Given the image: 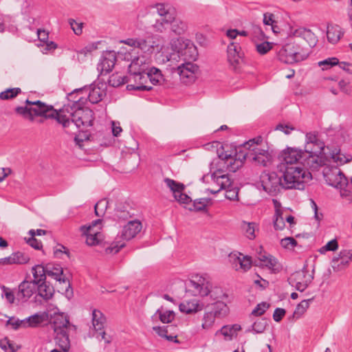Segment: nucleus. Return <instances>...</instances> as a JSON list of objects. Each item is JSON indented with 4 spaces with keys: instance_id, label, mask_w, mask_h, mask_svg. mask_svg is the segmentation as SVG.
Returning <instances> with one entry per match:
<instances>
[{
    "instance_id": "obj_1",
    "label": "nucleus",
    "mask_w": 352,
    "mask_h": 352,
    "mask_svg": "<svg viewBox=\"0 0 352 352\" xmlns=\"http://www.w3.org/2000/svg\"><path fill=\"white\" fill-rule=\"evenodd\" d=\"M82 99L80 97L74 101V110L73 107L64 106L59 111L40 100L31 101L27 99L25 102L26 106L16 107L15 112L32 122L34 121V116H41L45 119H55L64 128L69 127L72 124L77 128L90 126L94 120L93 111L89 108L80 107L83 103Z\"/></svg>"
},
{
    "instance_id": "obj_2",
    "label": "nucleus",
    "mask_w": 352,
    "mask_h": 352,
    "mask_svg": "<svg viewBox=\"0 0 352 352\" xmlns=\"http://www.w3.org/2000/svg\"><path fill=\"white\" fill-rule=\"evenodd\" d=\"M294 173L295 170H287L283 165H277L276 171H263L260 176L263 189L272 196L276 195L283 189H304L305 184L295 181V176H292Z\"/></svg>"
},
{
    "instance_id": "obj_3",
    "label": "nucleus",
    "mask_w": 352,
    "mask_h": 352,
    "mask_svg": "<svg viewBox=\"0 0 352 352\" xmlns=\"http://www.w3.org/2000/svg\"><path fill=\"white\" fill-rule=\"evenodd\" d=\"M304 159V153L301 149L294 148H287L283 151L278 155L280 163L278 165H283L285 169L295 170V173L292 176H295V181L304 184L310 181L312 178L311 174L307 169L301 167L300 163Z\"/></svg>"
},
{
    "instance_id": "obj_4",
    "label": "nucleus",
    "mask_w": 352,
    "mask_h": 352,
    "mask_svg": "<svg viewBox=\"0 0 352 352\" xmlns=\"http://www.w3.org/2000/svg\"><path fill=\"white\" fill-rule=\"evenodd\" d=\"M252 153L250 154H239L238 158L233 157L227 152L218 153L219 157L226 164L227 169L230 172H236L243 164V160L246 156L251 159L256 164L263 166H267L269 162V156L267 151L258 148H252Z\"/></svg>"
},
{
    "instance_id": "obj_5",
    "label": "nucleus",
    "mask_w": 352,
    "mask_h": 352,
    "mask_svg": "<svg viewBox=\"0 0 352 352\" xmlns=\"http://www.w3.org/2000/svg\"><path fill=\"white\" fill-rule=\"evenodd\" d=\"M324 177L328 185L339 190L342 199L352 203V177L349 182L341 170L337 167L328 169L324 173Z\"/></svg>"
},
{
    "instance_id": "obj_6",
    "label": "nucleus",
    "mask_w": 352,
    "mask_h": 352,
    "mask_svg": "<svg viewBox=\"0 0 352 352\" xmlns=\"http://www.w3.org/2000/svg\"><path fill=\"white\" fill-rule=\"evenodd\" d=\"M187 288L194 296H210L213 300H219L225 296L223 289L219 287H214L211 289L209 287V283L206 279L196 275L192 276L187 284Z\"/></svg>"
},
{
    "instance_id": "obj_7",
    "label": "nucleus",
    "mask_w": 352,
    "mask_h": 352,
    "mask_svg": "<svg viewBox=\"0 0 352 352\" xmlns=\"http://www.w3.org/2000/svg\"><path fill=\"white\" fill-rule=\"evenodd\" d=\"M142 223L138 220H131L123 227L121 235L109 247L106 249L107 253L116 254L125 246V242L118 240L120 238L129 241L134 238L142 230Z\"/></svg>"
},
{
    "instance_id": "obj_8",
    "label": "nucleus",
    "mask_w": 352,
    "mask_h": 352,
    "mask_svg": "<svg viewBox=\"0 0 352 352\" xmlns=\"http://www.w3.org/2000/svg\"><path fill=\"white\" fill-rule=\"evenodd\" d=\"M277 56L284 63L293 64L307 58L308 54H301L296 50L294 44L287 43L279 50Z\"/></svg>"
},
{
    "instance_id": "obj_9",
    "label": "nucleus",
    "mask_w": 352,
    "mask_h": 352,
    "mask_svg": "<svg viewBox=\"0 0 352 352\" xmlns=\"http://www.w3.org/2000/svg\"><path fill=\"white\" fill-rule=\"evenodd\" d=\"M313 279V274H309L307 266H304L301 270L292 273L288 278V282L296 290L302 292L307 288Z\"/></svg>"
},
{
    "instance_id": "obj_10",
    "label": "nucleus",
    "mask_w": 352,
    "mask_h": 352,
    "mask_svg": "<svg viewBox=\"0 0 352 352\" xmlns=\"http://www.w3.org/2000/svg\"><path fill=\"white\" fill-rule=\"evenodd\" d=\"M177 42L180 45L177 49V54H171L170 58H167V60H170L172 56H179V55L184 56L186 62H192L197 59V50L192 41L188 39L185 41L177 39Z\"/></svg>"
},
{
    "instance_id": "obj_11",
    "label": "nucleus",
    "mask_w": 352,
    "mask_h": 352,
    "mask_svg": "<svg viewBox=\"0 0 352 352\" xmlns=\"http://www.w3.org/2000/svg\"><path fill=\"white\" fill-rule=\"evenodd\" d=\"M46 276H50L60 283L65 284V294L68 298L73 296V290L69 280L63 275V268L59 265L47 264L45 266Z\"/></svg>"
},
{
    "instance_id": "obj_12",
    "label": "nucleus",
    "mask_w": 352,
    "mask_h": 352,
    "mask_svg": "<svg viewBox=\"0 0 352 352\" xmlns=\"http://www.w3.org/2000/svg\"><path fill=\"white\" fill-rule=\"evenodd\" d=\"M180 80L186 84L191 83L196 78V74L199 71V67L192 62H186L177 67Z\"/></svg>"
},
{
    "instance_id": "obj_13",
    "label": "nucleus",
    "mask_w": 352,
    "mask_h": 352,
    "mask_svg": "<svg viewBox=\"0 0 352 352\" xmlns=\"http://www.w3.org/2000/svg\"><path fill=\"white\" fill-rule=\"evenodd\" d=\"M352 260V250H343L331 261V267L335 272H340L346 268Z\"/></svg>"
},
{
    "instance_id": "obj_14",
    "label": "nucleus",
    "mask_w": 352,
    "mask_h": 352,
    "mask_svg": "<svg viewBox=\"0 0 352 352\" xmlns=\"http://www.w3.org/2000/svg\"><path fill=\"white\" fill-rule=\"evenodd\" d=\"M36 284L32 281L23 280L19 285V290L16 294V298L21 301H26L36 290Z\"/></svg>"
},
{
    "instance_id": "obj_15",
    "label": "nucleus",
    "mask_w": 352,
    "mask_h": 352,
    "mask_svg": "<svg viewBox=\"0 0 352 352\" xmlns=\"http://www.w3.org/2000/svg\"><path fill=\"white\" fill-rule=\"evenodd\" d=\"M116 61V54L113 51L104 52L98 65V69H100L102 72L109 73L113 68Z\"/></svg>"
},
{
    "instance_id": "obj_16",
    "label": "nucleus",
    "mask_w": 352,
    "mask_h": 352,
    "mask_svg": "<svg viewBox=\"0 0 352 352\" xmlns=\"http://www.w3.org/2000/svg\"><path fill=\"white\" fill-rule=\"evenodd\" d=\"M221 170L218 169L212 175V178L213 179L214 183H216V184L219 186V188L217 190L210 189V192L212 194H216L219 192L221 190L226 189L227 188H230L232 186V183L228 175L221 174Z\"/></svg>"
},
{
    "instance_id": "obj_17",
    "label": "nucleus",
    "mask_w": 352,
    "mask_h": 352,
    "mask_svg": "<svg viewBox=\"0 0 352 352\" xmlns=\"http://www.w3.org/2000/svg\"><path fill=\"white\" fill-rule=\"evenodd\" d=\"M311 146L312 145H308L306 144L305 152L302 151L304 153L303 160H305L307 166H309L310 161L317 164V160L315 157L322 153L324 147L323 142H319L318 146H315L316 148H312Z\"/></svg>"
},
{
    "instance_id": "obj_18",
    "label": "nucleus",
    "mask_w": 352,
    "mask_h": 352,
    "mask_svg": "<svg viewBox=\"0 0 352 352\" xmlns=\"http://www.w3.org/2000/svg\"><path fill=\"white\" fill-rule=\"evenodd\" d=\"M230 259L232 260L233 267L236 270H242L244 272L248 270L252 266L251 257L243 256L239 254V256L236 254L231 255Z\"/></svg>"
},
{
    "instance_id": "obj_19",
    "label": "nucleus",
    "mask_w": 352,
    "mask_h": 352,
    "mask_svg": "<svg viewBox=\"0 0 352 352\" xmlns=\"http://www.w3.org/2000/svg\"><path fill=\"white\" fill-rule=\"evenodd\" d=\"M292 34L294 37L304 39L310 47H314L317 43L316 35L309 29L299 28L295 30Z\"/></svg>"
},
{
    "instance_id": "obj_20",
    "label": "nucleus",
    "mask_w": 352,
    "mask_h": 352,
    "mask_svg": "<svg viewBox=\"0 0 352 352\" xmlns=\"http://www.w3.org/2000/svg\"><path fill=\"white\" fill-rule=\"evenodd\" d=\"M240 50L241 47L239 43H231L228 46V60L234 67L240 63V60H241Z\"/></svg>"
},
{
    "instance_id": "obj_21",
    "label": "nucleus",
    "mask_w": 352,
    "mask_h": 352,
    "mask_svg": "<svg viewBox=\"0 0 352 352\" xmlns=\"http://www.w3.org/2000/svg\"><path fill=\"white\" fill-rule=\"evenodd\" d=\"M148 65L146 63L145 58L144 56L138 57L132 60L128 67L129 74H142L146 73L148 69Z\"/></svg>"
},
{
    "instance_id": "obj_22",
    "label": "nucleus",
    "mask_w": 352,
    "mask_h": 352,
    "mask_svg": "<svg viewBox=\"0 0 352 352\" xmlns=\"http://www.w3.org/2000/svg\"><path fill=\"white\" fill-rule=\"evenodd\" d=\"M148 75L149 81L153 85L168 86L167 81L160 69L155 67H148Z\"/></svg>"
},
{
    "instance_id": "obj_23",
    "label": "nucleus",
    "mask_w": 352,
    "mask_h": 352,
    "mask_svg": "<svg viewBox=\"0 0 352 352\" xmlns=\"http://www.w3.org/2000/svg\"><path fill=\"white\" fill-rule=\"evenodd\" d=\"M80 230L85 235H86V243L89 245H95L101 240V234L98 230H96V231H91L90 230L89 227H87V226H82L80 227Z\"/></svg>"
},
{
    "instance_id": "obj_24",
    "label": "nucleus",
    "mask_w": 352,
    "mask_h": 352,
    "mask_svg": "<svg viewBox=\"0 0 352 352\" xmlns=\"http://www.w3.org/2000/svg\"><path fill=\"white\" fill-rule=\"evenodd\" d=\"M204 305L202 304H199L195 299L183 302L179 305L180 311L187 314L201 311Z\"/></svg>"
},
{
    "instance_id": "obj_25",
    "label": "nucleus",
    "mask_w": 352,
    "mask_h": 352,
    "mask_svg": "<svg viewBox=\"0 0 352 352\" xmlns=\"http://www.w3.org/2000/svg\"><path fill=\"white\" fill-rule=\"evenodd\" d=\"M45 313H36L23 320H21V322L22 323V327H36L45 320Z\"/></svg>"
},
{
    "instance_id": "obj_26",
    "label": "nucleus",
    "mask_w": 352,
    "mask_h": 352,
    "mask_svg": "<svg viewBox=\"0 0 352 352\" xmlns=\"http://www.w3.org/2000/svg\"><path fill=\"white\" fill-rule=\"evenodd\" d=\"M344 32L338 25H331L327 26V36L329 43H338L341 36H343Z\"/></svg>"
},
{
    "instance_id": "obj_27",
    "label": "nucleus",
    "mask_w": 352,
    "mask_h": 352,
    "mask_svg": "<svg viewBox=\"0 0 352 352\" xmlns=\"http://www.w3.org/2000/svg\"><path fill=\"white\" fill-rule=\"evenodd\" d=\"M69 324V320L63 315H58L54 319L52 327L54 333L65 332Z\"/></svg>"
},
{
    "instance_id": "obj_28",
    "label": "nucleus",
    "mask_w": 352,
    "mask_h": 352,
    "mask_svg": "<svg viewBox=\"0 0 352 352\" xmlns=\"http://www.w3.org/2000/svg\"><path fill=\"white\" fill-rule=\"evenodd\" d=\"M139 80L140 82H138V85L128 84L126 89L128 90L136 91H150L153 89L151 86L146 85L148 80H149L148 72L146 73H142L141 74V77L139 78Z\"/></svg>"
},
{
    "instance_id": "obj_29",
    "label": "nucleus",
    "mask_w": 352,
    "mask_h": 352,
    "mask_svg": "<svg viewBox=\"0 0 352 352\" xmlns=\"http://www.w3.org/2000/svg\"><path fill=\"white\" fill-rule=\"evenodd\" d=\"M207 309L213 311L217 318L226 316L229 311L228 305L221 300H217L214 303L208 305Z\"/></svg>"
},
{
    "instance_id": "obj_30",
    "label": "nucleus",
    "mask_w": 352,
    "mask_h": 352,
    "mask_svg": "<svg viewBox=\"0 0 352 352\" xmlns=\"http://www.w3.org/2000/svg\"><path fill=\"white\" fill-rule=\"evenodd\" d=\"M36 289L38 295L45 300L51 299L54 293V287L47 284L46 281L37 285Z\"/></svg>"
},
{
    "instance_id": "obj_31",
    "label": "nucleus",
    "mask_w": 352,
    "mask_h": 352,
    "mask_svg": "<svg viewBox=\"0 0 352 352\" xmlns=\"http://www.w3.org/2000/svg\"><path fill=\"white\" fill-rule=\"evenodd\" d=\"M106 318L104 314L98 309L92 311V324L96 331H101L104 328Z\"/></svg>"
},
{
    "instance_id": "obj_32",
    "label": "nucleus",
    "mask_w": 352,
    "mask_h": 352,
    "mask_svg": "<svg viewBox=\"0 0 352 352\" xmlns=\"http://www.w3.org/2000/svg\"><path fill=\"white\" fill-rule=\"evenodd\" d=\"M34 279L32 280L35 284L38 285L46 280L45 267L42 265H36L32 268Z\"/></svg>"
},
{
    "instance_id": "obj_33",
    "label": "nucleus",
    "mask_w": 352,
    "mask_h": 352,
    "mask_svg": "<svg viewBox=\"0 0 352 352\" xmlns=\"http://www.w3.org/2000/svg\"><path fill=\"white\" fill-rule=\"evenodd\" d=\"M267 261L265 267L270 270H274L277 263L276 259L270 254H265L260 253L258 256V259L255 260L254 265L256 266L261 265L263 263Z\"/></svg>"
},
{
    "instance_id": "obj_34",
    "label": "nucleus",
    "mask_w": 352,
    "mask_h": 352,
    "mask_svg": "<svg viewBox=\"0 0 352 352\" xmlns=\"http://www.w3.org/2000/svg\"><path fill=\"white\" fill-rule=\"evenodd\" d=\"M164 182L173 193L175 199H177V195L183 192L185 188V186L182 183L177 182L170 178H165Z\"/></svg>"
},
{
    "instance_id": "obj_35",
    "label": "nucleus",
    "mask_w": 352,
    "mask_h": 352,
    "mask_svg": "<svg viewBox=\"0 0 352 352\" xmlns=\"http://www.w3.org/2000/svg\"><path fill=\"white\" fill-rule=\"evenodd\" d=\"M54 341L56 344L60 349H64L69 351V340L67 332L55 333Z\"/></svg>"
},
{
    "instance_id": "obj_36",
    "label": "nucleus",
    "mask_w": 352,
    "mask_h": 352,
    "mask_svg": "<svg viewBox=\"0 0 352 352\" xmlns=\"http://www.w3.org/2000/svg\"><path fill=\"white\" fill-rule=\"evenodd\" d=\"M210 201V198L197 199L187 208L190 211H204Z\"/></svg>"
},
{
    "instance_id": "obj_37",
    "label": "nucleus",
    "mask_w": 352,
    "mask_h": 352,
    "mask_svg": "<svg viewBox=\"0 0 352 352\" xmlns=\"http://www.w3.org/2000/svg\"><path fill=\"white\" fill-rule=\"evenodd\" d=\"M158 316L160 321L163 323L171 322L175 318V313L173 311L168 310L165 312H162L160 309H158L155 314L152 316V318Z\"/></svg>"
},
{
    "instance_id": "obj_38",
    "label": "nucleus",
    "mask_w": 352,
    "mask_h": 352,
    "mask_svg": "<svg viewBox=\"0 0 352 352\" xmlns=\"http://www.w3.org/2000/svg\"><path fill=\"white\" fill-rule=\"evenodd\" d=\"M267 325L268 323L266 318H259L252 324L251 328L248 329L247 332L252 331L256 333H262L265 331Z\"/></svg>"
},
{
    "instance_id": "obj_39",
    "label": "nucleus",
    "mask_w": 352,
    "mask_h": 352,
    "mask_svg": "<svg viewBox=\"0 0 352 352\" xmlns=\"http://www.w3.org/2000/svg\"><path fill=\"white\" fill-rule=\"evenodd\" d=\"M109 85L117 87L125 83H128L127 76L119 74H113L109 76L108 80Z\"/></svg>"
},
{
    "instance_id": "obj_40",
    "label": "nucleus",
    "mask_w": 352,
    "mask_h": 352,
    "mask_svg": "<svg viewBox=\"0 0 352 352\" xmlns=\"http://www.w3.org/2000/svg\"><path fill=\"white\" fill-rule=\"evenodd\" d=\"M129 206H125L122 205H118L116 208L115 210V216L119 220H127L129 218L131 217L132 214L128 210Z\"/></svg>"
},
{
    "instance_id": "obj_41",
    "label": "nucleus",
    "mask_w": 352,
    "mask_h": 352,
    "mask_svg": "<svg viewBox=\"0 0 352 352\" xmlns=\"http://www.w3.org/2000/svg\"><path fill=\"white\" fill-rule=\"evenodd\" d=\"M257 226L255 223L243 221L241 228L245 232V236L250 240L255 239V231Z\"/></svg>"
},
{
    "instance_id": "obj_42",
    "label": "nucleus",
    "mask_w": 352,
    "mask_h": 352,
    "mask_svg": "<svg viewBox=\"0 0 352 352\" xmlns=\"http://www.w3.org/2000/svg\"><path fill=\"white\" fill-rule=\"evenodd\" d=\"M153 330L157 333L159 336H166L167 334L175 333L177 328L176 325L170 324L164 327H153Z\"/></svg>"
},
{
    "instance_id": "obj_43",
    "label": "nucleus",
    "mask_w": 352,
    "mask_h": 352,
    "mask_svg": "<svg viewBox=\"0 0 352 352\" xmlns=\"http://www.w3.org/2000/svg\"><path fill=\"white\" fill-rule=\"evenodd\" d=\"M153 47L151 38H138L137 48L146 52H152L153 50Z\"/></svg>"
},
{
    "instance_id": "obj_44",
    "label": "nucleus",
    "mask_w": 352,
    "mask_h": 352,
    "mask_svg": "<svg viewBox=\"0 0 352 352\" xmlns=\"http://www.w3.org/2000/svg\"><path fill=\"white\" fill-rule=\"evenodd\" d=\"M274 227L276 230H282L285 226V218L283 217V212L276 209L274 215Z\"/></svg>"
},
{
    "instance_id": "obj_45",
    "label": "nucleus",
    "mask_w": 352,
    "mask_h": 352,
    "mask_svg": "<svg viewBox=\"0 0 352 352\" xmlns=\"http://www.w3.org/2000/svg\"><path fill=\"white\" fill-rule=\"evenodd\" d=\"M104 93L99 87H94L89 91L88 99L92 104H96L102 100Z\"/></svg>"
},
{
    "instance_id": "obj_46",
    "label": "nucleus",
    "mask_w": 352,
    "mask_h": 352,
    "mask_svg": "<svg viewBox=\"0 0 352 352\" xmlns=\"http://www.w3.org/2000/svg\"><path fill=\"white\" fill-rule=\"evenodd\" d=\"M217 317V316L214 315L213 311H212L210 309H208L204 316L202 328L204 329L210 328L214 324Z\"/></svg>"
},
{
    "instance_id": "obj_47",
    "label": "nucleus",
    "mask_w": 352,
    "mask_h": 352,
    "mask_svg": "<svg viewBox=\"0 0 352 352\" xmlns=\"http://www.w3.org/2000/svg\"><path fill=\"white\" fill-rule=\"evenodd\" d=\"M171 23V30L173 32H174L176 34L180 35L184 33V32L187 29V25L186 23L179 20V19H175L173 17V21Z\"/></svg>"
},
{
    "instance_id": "obj_48",
    "label": "nucleus",
    "mask_w": 352,
    "mask_h": 352,
    "mask_svg": "<svg viewBox=\"0 0 352 352\" xmlns=\"http://www.w3.org/2000/svg\"><path fill=\"white\" fill-rule=\"evenodd\" d=\"M21 92V89L19 87L9 88L0 93V99L3 100L12 99Z\"/></svg>"
},
{
    "instance_id": "obj_49",
    "label": "nucleus",
    "mask_w": 352,
    "mask_h": 352,
    "mask_svg": "<svg viewBox=\"0 0 352 352\" xmlns=\"http://www.w3.org/2000/svg\"><path fill=\"white\" fill-rule=\"evenodd\" d=\"M173 20V16H168V18L157 19L153 28L158 32H162L165 29V25L170 23Z\"/></svg>"
},
{
    "instance_id": "obj_50",
    "label": "nucleus",
    "mask_w": 352,
    "mask_h": 352,
    "mask_svg": "<svg viewBox=\"0 0 352 352\" xmlns=\"http://www.w3.org/2000/svg\"><path fill=\"white\" fill-rule=\"evenodd\" d=\"M0 347L5 352H15L19 346L15 347L14 344L8 338L0 340Z\"/></svg>"
},
{
    "instance_id": "obj_51",
    "label": "nucleus",
    "mask_w": 352,
    "mask_h": 352,
    "mask_svg": "<svg viewBox=\"0 0 352 352\" xmlns=\"http://www.w3.org/2000/svg\"><path fill=\"white\" fill-rule=\"evenodd\" d=\"M12 255L13 261H14V264L23 265L27 263L30 261V257L21 252H14Z\"/></svg>"
},
{
    "instance_id": "obj_52",
    "label": "nucleus",
    "mask_w": 352,
    "mask_h": 352,
    "mask_svg": "<svg viewBox=\"0 0 352 352\" xmlns=\"http://www.w3.org/2000/svg\"><path fill=\"white\" fill-rule=\"evenodd\" d=\"M108 206V201L106 199H101L99 201H98L95 206V214L98 217H102L105 212V210H107Z\"/></svg>"
},
{
    "instance_id": "obj_53",
    "label": "nucleus",
    "mask_w": 352,
    "mask_h": 352,
    "mask_svg": "<svg viewBox=\"0 0 352 352\" xmlns=\"http://www.w3.org/2000/svg\"><path fill=\"white\" fill-rule=\"evenodd\" d=\"M339 64V60L336 57L328 58L324 60L320 61L318 63L319 66L322 67V69H328L333 66L337 65Z\"/></svg>"
},
{
    "instance_id": "obj_54",
    "label": "nucleus",
    "mask_w": 352,
    "mask_h": 352,
    "mask_svg": "<svg viewBox=\"0 0 352 352\" xmlns=\"http://www.w3.org/2000/svg\"><path fill=\"white\" fill-rule=\"evenodd\" d=\"M338 248V243L336 239L329 241L325 245L319 250L320 254H324L327 251H336Z\"/></svg>"
},
{
    "instance_id": "obj_55",
    "label": "nucleus",
    "mask_w": 352,
    "mask_h": 352,
    "mask_svg": "<svg viewBox=\"0 0 352 352\" xmlns=\"http://www.w3.org/2000/svg\"><path fill=\"white\" fill-rule=\"evenodd\" d=\"M1 289L3 291L2 297H5L6 300L10 303L12 304L15 300V295L13 292L8 287L1 285Z\"/></svg>"
},
{
    "instance_id": "obj_56",
    "label": "nucleus",
    "mask_w": 352,
    "mask_h": 352,
    "mask_svg": "<svg viewBox=\"0 0 352 352\" xmlns=\"http://www.w3.org/2000/svg\"><path fill=\"white\" fill-rule=\"evenodd\" d=\"M310 300H304L302 301H301L296 307L294 312V316H297V317H300L301 315H302L305 311L307 310V309L309 307V301Z\"/></svg>"
},
{
    "instance_id": "obj_57",
    "label": "nucleus",
    "mask_w": 352,
    "mask_h": 352,
    "mask_svg": "<svg viewBox=\"0 0 352 352\" xmlns=\"http://www.w3.org/2000/svg\"><path fill=\"white\" fill-rule=\"evenodd\" d=\"M29 234L31 235V237L28 239V243L33 248L40 250L42 248V244L41 241L34 238L36 236L35 230H30Z\"/></svg>"
},
{
    "instance_id": "obj_58",
    "label": "nucleus",
    "mask_w": 352,
    "mask_h": 352,
    "mask_svg": "<svg viewBox=\"0 0 352 352\" xmlns=\"http://www.w3.org/2000/svg\"><path fill=\"white\" fill-rule=\"evenodd\" d=\"M270 307V305L265 302H263L256 305V307L252 310V314L254 316H261L266 310Z\"/></svg>"
},
{
    "instance_id": "obj_59",
    "label": "nucleus",
    "mask_w": 352,
    "mask_h": 352,
    "mask_svg": "<svg viewBox=\"0 0 352 352\" xmlns=\"http://www.w3.org/2000/svg\"><path fill=\"white\" fill-rule=\"evenodd\" d=\"M157 12L160 16V18H168V16H173L172 13L166 8L164 4H157Z\"/></svg>"
},
{
    "instance_id": "obj_60",
    "label": "nucleus",
    "mask_w": 352,
    "mask_h": 352,
    "mask_svg": "<svg viewBox=\"0 0 352 352\" xmlns=\"http://www.w3.org/2000/svg\"><path fill=\"white\" fill-rule=\"evenodd\" d=\"M280 245L285 248H293L297 245V241L293 237H285L281 239Z\"/></svg>"
},
{
    "instance_id": "obj_61",
    "label": "nucleus",
    "mask_w": 352,
    "mask_h": 352,
    "mask_svg": "<svg viewBox=\"0 0 352 352\" xmlns=\"http://www.w3.org/2000/svg\"><path fill=\"white\" fill-rule=\"evenodd\" d=\"M225 197L230 200H235L238 197L239 189L236 187H230L226 188Z\"/></svg>"
},
{
    "instance_id": "obj_62",
    "label": "nucleus",
    "mask_w": 352,
    "mask_h": 352,
    "mask_svg": "<svg viewBox=\"0 0 352 352\" xmlns=\"http://www.w3.org/2000/svg\"><path fill=\"white\" fill-rule=\"evenodd\" d=\"M69 23L76 35H80L82 32V23H77L74 19H70Z\"/></svg>"
},
{
    "instance_id": "obj_63",
    "label": "nucleus",
    "mask_w": 352,
    "mask_h": 352,
    "mask_svg": "<svg viewBox=\"0 0 352 352\" xmlns=\"http://www.w3.org/2000/svg\"><path fill=\"white\" fill-rule=\"evenodd\" d=\"M272 49V44L267 41L256 45V50L261 54H265Z\"/></svg>"
},
{
    "instance_id": "obj_64",
    "label": "nucleus",
    "mask_w": 352,
    "mask_h": 352,
    "mask_svg": "<svg viewBox=\"0 0 352 352\" xmlns=\"http://www.w3.org/2000/svg\"><path fill=\"white\" fill-rule=\"evenodd\" d=\"M95 336L100 340H104L106 344H109L112 341V337L111 336H107L102 330L96 331Z\"/></svg>"
}]
</instances>
